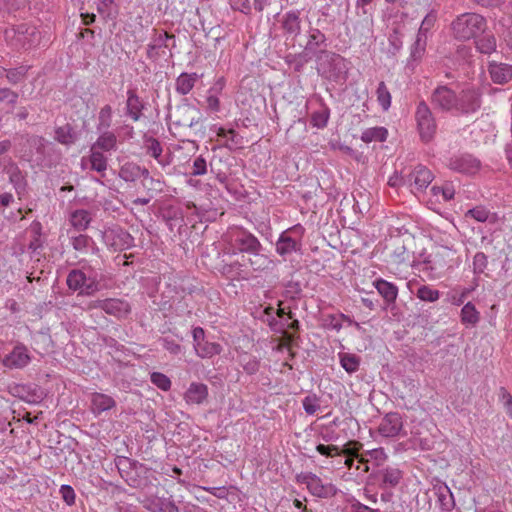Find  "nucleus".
Segmentation results:
<instances>
[{
    "label": "nucleus",
    "mask_w": 512,
    "mask_h": 512,
    "mask_svg": "<svg viewBox=\"0 0 512 512\" xmlns=\"http://www.w3.org/2000/svg\"><path fill=\"white\" fill-rule=\"evenodd\" d=\"M207 172V163L206 159L199 155L193 161L192 171L190 172L193 176L204 175Z\"/></svg>",
    "instance_id": "62"
},
{
    "label": "nucleus",
    "mask_w": 512,
    "mask_h": 512,
    "mask_svg": "<svg viewBox=\"0 0 512 512\" xmlns=\"http://www.w3.org/2000/svg\"><path fill=\"white\" fill-rule=\"evenodd\" d=\"M431 103L443 112H456L457 94L446 85L438 86L431 94Z\"/></svg>",
    "instance_id": "14"
},
{
    "label": "nucleus",
    "mask_w": 512,
    "mask_h": 512,
    "mask_svg": "<svg viewBox=\"0 0 512 512\" xmlns=\"http://www.w3.org/2000/svg\"><path fill=\"white\" fill-rule=\"evenodd\" d=\"M125 116L134 122H137L143 116L146 109V103L139 97L135 88H129L126 92Z\"/></svg>",
    "instance_id": "19"
},
{
    "label": "nucleus",
    "mask_w": 512,
    "mask_h": 512,
    "mask_svg": "<svg viewBox=\"0 0 512 512\" xmlns=\"http://www.w3.org/2000/svg\"><path fill=\"white\" fill-rule=\"evenodd\" d=\"M230 245L232 255L237 253L250 255L256 251H264L260 240L248 229L235 227L230 231Z\"/></svg>",
    "instance_id": "4"
},
{
    "label": "nucleus",
    "mask_w": 512,
    "mask_h": 512,
    "mask_svg": "<svg viewBox=\"0 0 512 512\" xmlns=\"http://www.w3.org/2000/svg\"><path fill=\"white\" fill-rule=\"evenodd\" d=\"M116 465L120 475L124 478L127 475V473H130L128 470L135 469L139 465V463L127 457H119L116 462Z\"/></svg>",
    "instance_id": "59"
},
{
    "label": "nucleus",
    "mask_w": 512,
    "mask_h": 512,
    "mask_svg": "<svg viewBox=\"0 0 512 512\" xmlns=\"http://www.w3.org/2000/svg\"><path fill=\"white\" fill-rule=\"evenodd\" d=\"M467 214L479 222H486L490 216L489 210L482 206L470 209Z\"/></svg>",
    "instance_id": "63"
},
{
    "label": "nucleus",
    "mask_w": 512,
    "mask_h": 512,
    "mask_svg": "<svg viewBox=\"0 0 512 512\" xmlns=\"http://www.w3.org/2000/svg\"><path fill=\"white\" fill-rule=\"evenodd\" d=\"M388 131L385 127L367 128L361 134V140L365 143L373 141L383 142L387 139Z\"/></svg>",
    "instance_id": "40"
},
{
    "label": "nucleus",
    "mask_w": 512,
    "mask_h": 512,
    "mask_svg": "<svg viewBox=\"0 0 512 512\" xmlns=\"http://www.w3.org/2000/svg\"><path fill=\"white\" fill-rule=\"evenodd\" d=\"M488 265V257L483 252H477L473 257V273L480 275L484 273Z\"/></svg>",
    "instance_id": "58"
},
{
    "label": "nucleus",
    "mask_w": 512,
    "mask_h": 512,
    "mask_svg": "<svg viewBox=\"0 0 512 512\" xmlns=\"http://www.w3.org/2000/svg\"><path fill=\"white\" fill-rule=\"evenodd\" d=\"M282 28L285 34L296 38L301 33V19L298 10L288 11L282 18Z\"/></svg>",
    "instance_id": "29"
},
{
    "label": "nucleus",
    "mask_w": 512,
    "mask_h": 512,
    "mask_svg": "<svg viewBox=\"0 0 512 512\" xmlns=\"http://www.w3.org/2000/svg\"><path fill=\"white\" fill-rule=\"evenodd\" d=\"M197 356L200 358H212L213 356L221 354L223 348L217 342H211L205 339L203 342L196 344L194 347Z\"/></svg>",
    "instance_id": "35"
},
{
    "label": "nucleus",
    "mask_w": 512,
    "mask_h": 512,
    "mask_svg": "<svg viewBox=\"0 0 512 512\" xmlns=\"http://www.w3.org/2000/svg\"><path fill=\"white\" fill-rule=\"evenodd\" d=\"M169 117L176 128H193L202 120V113L195 106L182 103Z\"/></svg>",
    "instance_id": "8"
},
{
    "label": "nucleus",
    "mask_w": 512,
    "mask_h": 512,
    "mask_svg": "<svg viewBox=\"0 0 512 512\" xmlns=\"http://www.w3.org/2000/svg\"><path fill=\"white\" fill-rule=\"evenodd\" d=\"M486 28V19L477 13H463L457 16L451 23L453 36L460 41L476 39L485 32Z\"/></svg>",
    "instance_id": "1"
},
{
    "label": "nucleus",
    "mask_w": 512,
    "mask_h": 512,
    "mask_svg": "<svg viewBox=\"0 0 512 512\" xmlns=\"http://www.w3.org/2000/svg\"><path fill=\"white\" fill-rule=\"evenodd\" d=\"M381 488H394L403 478V472L396 467H386L378 471Z\"/></svg>",
    "instance_id": "27"
},
{
    "label": "nucleus",
    "mask_w": 512,
    "mask_h": 512,
    "mask_svg": "<svg viewBox=\"0 0 512 512\" xmlns=\"http://www.w3.org/2000/svg\"><path fill=\"white\" fill-rule=\"evenodd\" d=\"M482 105V91L475 86H468L457 94L456 114L470 115L476 113Z\"/></svg>",
    "instance_id": "7"
},
{
    "label": "nucleus",
    "mask_w": 512,
    "mask_h": 512,
    "mask_svg": "<svg viewBox=\"0 0 512 512\" xmlns=\"http://www.w3.org/2000/svg\"><path fill=\"white\" fill-rule=\"evenodd\" d=\"M220 272L222 275L231 279H249L250 272L247 269V265L245 263H241L236 260L231 263H223Z\"/></svg>",
    "instance_id": "28"
},
{
    "label": "nucleus",
    "mask_w": 512,
    "mask_h": 512,
    "mask_svg": "<svg viewBox=\"0 0 512 512\" xmlns=\"http://www.w3.org/2000/svg\"><path fill=\"white\" fill-rule=\"evenodd\" d=\"M31 66L20 65L15 68H6L5 77L11 85H17L27 78V74Z\"/></svg>",
    "instance_id": "39"
},
{
    "label": "nucleus",
    "mask_w": 512,
    "mask_h": 512,
    "mask_svg": "<svg viewBox=\"0 0 512 512\" xmlns=\"http://www.w3.org/2000/svg\"><path fill=\"white\" fill-rule=\"evenodd\" d=\"M302 406L306 414L314 415L320 409V398L316 394H309L302 400Z\"/></svg>",
    "instance_id": "52"
},
{
    "label": "nucleus",
    "mask_w": 512,
    "mask_h": 512,
    "mask_svg": "<svg viewBox=\"0 0 512 512\" xmlns=\"http://www.w3.org/2000/svg\"><path fill=\"white\" fill-rule=\"evenodd\" d=\"M488 73L495 84L504 85L512 80V65L492 61L488 64Z\"/></svg>",
    "instance_id": "22"
},
{
    "label": "nucleus",
    "mask_w": 512,
    "mask_h": 512,
    "mask_svg": "<svg viewBox=\"0 0 512 512\" xmlns=\"http://www.w3.org/2000/svg\"><path fill=\"white\" fill-rule=\"evenodd\" d=\"M197 79L198 75L196 73H181L176 79V92L182 96L187 95L194 88Z\"/></svg>",
    "instance_id": "34"
},
{
    "label": "nucleus",
    "mask_w": 512,
    "mask_h": 512,
    "mask_svg": "<svg viewBox=\"0 0 512 512\" xmlns=\"http://www.w3.org/2000/svg\"><path fill=\"white\" fill-rule=\"evenodd\" d=\"M476 48L480 53L491 54L496 50V39L493 35H484L475 41Z\"/></svg>",
    "instance_id": "47"
},
{
    "label": "nucleus",
    "mask_w": 512,
    "mask_h": 512,
    "mask_svg": "<svg viewBox=\"0 0 512 512\" xmlns=\"http://www.w3.org/2000/svg\"><path fill=\"white\" fill-rule=\"evenodd\" d=\"M438 501L440 503L441 508L445 511H450L455 506L453 495L447 486L439 488Z\"/></svg>",
    "instance_id": "50"
},
{
    "label": "nucleus",
    "mask_w": 512,
    "mask_h": 512,
    "mask_svg": "<svg viewBox=\"0 0 512 512\" xmlns=\"http://www.w3.org/2000/svg\"><path fill=\"white\" fill-rule=\"evenodd\" d=\"M330 117V109L323 105L320 110L314 111L311 115L310 122L313 127L323 129L327 126Z\"/></svg>",
    "instance_id": "43"
},
{
    "label": "nucleus",
    "mask_w": 512,
    "mask_h": 512,
    "mask_svg": "<svg viewBox=\"0 0 512 512\" xmlns=\"http://www.w3.org/2000/svg\"><path fill=\"white\" fill-rule=\"evenodd\" d=\"M414 117L421 141L431 142L437 132V123L432 110L425 101H420L417 104Z\"/></svg>",
    "instance_id": "5"
},
{
    "label": "nucleus",
    "mask_w": 512,
    "mask_h": 512,
    "mask_svg": "<svg viewBox=\"0 0 512 512\" xmlns=\"http://www.w3.org/2000/svg\"><path fill=\"white\" fill-rule=\"evenodd\" d=\"M433 179V173L421 164L417 165L405 178L403 177L404 182L412 187L413 193L423 192Z\"/></svg>",
    "instance_id": "15"
},
{
    "label": "nucleus",
    "mask_w": 512,
    "mask_h": 512,
    "mask_svg": "<svg viewBox=\"0 0 512 512\" xmlns=\"http://www.w3.org/2000/svg\"><path fill=\"white\" fill-rule=\"evenodd\" d=\"M377 101L384 111H387L391 106V94L383 81L378 84Z\"/></svg>",
    "instance_id": "48"
},
{
    "label": "nucleus",
    "mask_w": 512,
    "mask_h": 512,
    "mask_svg": "<svg viewBox=\"0 0 512 512\" xmlns=\"http://www.w3.org/2000/svg\"><path fill=\"white\" fill-rule=\"evenodd\" d=\"M143 149L147 155L154 158L162 167L170 164L169 159L163 155L162 144L153 136L146 134L143 136Z\"/></svg>",
    "instance_id": "23"
},
{
    "label": "nucleus",
    "mask_w": 512,
    "mask_h": 512,
    "mask_svg": "<svg viewBox=\"0 0 512 512\" xmlns=\"http://www.w3.org/2000/svg\"><path fill=\"white\" fill-rule=\"evenodd\" d=\"M304 232L305 229L300 224L283 231L275 244L277 254L285 260L293 252L301 251Z\"/></svg>",
    "instance_id": "6"
},
{
    "label": "nucleus",
    "mask_w": 512,
    "mask_h": 512,
    "mask_svg": "<svg viewBox=\"0 0 512 512\" xmlns=\"http://www.w3.org/2000/svg\"><path fill=\"white\" fill-rule=\"evenodd\" d=\"M140 166L135 163H126L119 170V176L125 182H134L138 179Z\"/></svg>",
    "instance_id": "46"
},
{
    "label": "nucleus",
    "mask_w": 512,
    "mask_h": 512,
    "mask_svg": "<svg viewBox=\"0 0 512 512\" xmlns=\"http://www.w3.org/2000/svg\"><path fill=\"white\" fill-rule=\"evenodd\" d=\"M22 139L25 140V144L29 147V149L23 151L21 156L24 160L30 161L32 159L33 150L37 154L44 156L46 141L42 136L25 134L22 136Z\"/></svg>",
    "instance_id": "26"
},
{
    "label": "nucleus",
    "mask_w": 512,
    "mask_h": 512,
    "mask_svg": "<svg viewBox=\"0 0 512 512\" xmlns=\"http://www.w3.org/2000/svg\"><path fill=\"white\" fill-rule=\"evenodd\" d=\"M208 397V387L204 383L192 382L184 394L188 404H202Z\"/></svg>",
    "instance_id": "30"
},
{
    "label": "nucleus",
    "mask_w": 512,
    "mask_h": 512,
    "mask_svg": "<svg viewBox=\"0 0 512 512\" xmlns=\"http://www.w3.org/2000/svg\"><path fill=\"white\" fill-rule=\"evenodd\" d=\"M19 98V94L10 88H0V102H4L12 107L15 106Z\"/></svg>",
    "instance_id": "61"
},
{
    "label": "nucleus",
    "mask_w": 512,
    "mask_h": 512,
    "mask_svg": "<svg viewBox=\"0 0 512 512\" xmlns=\"http://www.w3.org/2000/svg\"><path fill=\"white\" fill-rule=\"evenodd\" d=\"M392 246L390 258L393 263L402 264L409 259V252L402 241L396 239L392 242Z\"/></svg>",
    "instance_id": "41"
},
{
    "label": "nucleus",
    "mask_w": 512,
    "mask_h": 512,
    "mask_svg": "<svg viewBox=\"0 0 512 512\" xmlns=\"http://www.w3.org/2000/svg\"><path fill=\"white\" fill-rule=\"evenodd\" d=\"M416 296L426 302H435L440 297V292L427 285L420 286L416 292Z\"/></svg>",
    "instance_id": "53"
},
{
    "label": "nucleus",
    "mask_w": 512,
    "mask_h": 512,
    "mask_svg": "<svg viewBox=\"0 0 512 512\" xmlns=\"http://www.w3.org/2000/svg\"><path fill=\"white\" fill-rule=\"evenodd\" d=\"M25 34L34 37L36 35V28L28 26L27 24L12 26L11 28L5 29L4 38L13 49L19 50V46H23L26 42L24 39Z\"/></svg>",
    "instance_id": "18"
},
{
    "label": "nucleus",
    "mask_w": 512,
    "mask_h": 512,
    "mask_svg": "<svg viewBox=\"0 0 512 512\" xmlns=\"http://www.w3.org/2000/svg\"><path fill=\"white\" fill-rule=\"evenodd\" d=\"M409 232V229L407 228L405 223H402L401 219L399 218H392L390 220L389 224V233L393 237H398L400 235L407 234Z\"/></svg>",
    "instance_id": "60"
},
{
    "label": "nucleus",
    "mask_w": 512,
    "mask_h": 512,
    "mask_svg": "<svg viewBox=\"0 0 512 512\" xmlns=\"http://www.w3.org/2000/svg\"><path fill=\"white\" fill-rule=\"evenodd\" d=\"M151 382L163 391H168L171 388V380L168 376L160 372H153L150 376Z\"/></svg>",
    "instance_id": "55"
},
{
    "label": "nucleus",
    "mask_w": 512,
    "mask_h": 512,
    "mask_svg": "<svg viewBox=\"0 0 512 512\" xmlns=\"http://www.w3.org/2000/svg\"><path fill=\"white\" fill-rule=\"evenodd\" d=\"M54 139L62 145L71 146L77 141L78 134L72 125L66 123L63 126L55 128Z\"/></svg>",
    "instance_id": "33"
},
{
    "label": "nucleus",
    "mask_w": 512,
    "mask_h": 512,
    "mask_svg": "<svg viewBox=\"0 0 512 512\" xmlns=\"http://www.w3.org/2000/svg\"><path fill=\"white\" fill-rule=\"evenodd\" d=\"M480 166V161L471 154L455 155L448 162V167L451 170L465 174H475Z\"/></svg>",
    "instance_id": "17"
},
{
    "label": "nucleus",
    "mask_w": 512,
    "mask_h": 512,
    "mask_svg": "<svg viewBox=\"0 0 512 512\" xmlns=\"http://www.w3.org/2000/svg\"><path fill=\"white\" fill-rule=\"evenodd\" d=\"M93 149H101L103 151H112L117 148L116 135L108 130H102L96 142L91 147Z\"/></svg>",
    "instance_id": "36"
},
{
    "label": "nucleus",
    "mask_w": 512,
    "mask_h": 512,
    "mask_svg": "<svg viewBox=\"0 0 512 512\" xmlns=\"http://www.w3.org/2000/svg\"><path fill=\"white\" fill-rule=\"evenodd\" d=\"M104 243L115 251H123L134 245L133 236L120 226L105 229L102 233Z\"/></svg>",
    "instance_id": "11"
},
{
    "label": "nucleus",
    "mask_w": 512,
    "mask_h": 512,
    "mask_svg": "<svg viewBox=\"0 0 512 512\" xmlns=\"http://www.w3.org/2000/svg\"><path fill=\"white\" fill-rule=\"evenodd\" d=\"M374 286L384 299L385 309L392 308L398 296V287L384 279H377Z\"/></svg>",
    "instance_id": "25"
},
{
    "label": "nucleus",
    "mask_w": 512,
    "mask_h": 512,
    "mask_svg": "<svg viewBox=\"0 0 512 512\" xmlns=\"http://www.w3.org/2000/svg\"><path fill=\"white\" fill-rule=\"evenodd\" d=\"M113 110L109 104L104 105L98 114L97 131L108 130L112 124Z\"/></svg>",
    "instance_id": "44"
},
{
    "label": "nucleus",
    "mask_w": 512,
    "mask_h": 512,
    "mask_svg": "<svg viewBox=\"0 0 512 512\" xmlns=\"http://www.w3.org/2000/svg\"><path fill=\"white\" fill-rule=\"evenodd\" d=\"M298 484H305L309 492L319 498L333 497L337 489L332 484H323L320 477L311 472H301L296 475Z\"/></svg>",
    "instance_id": "9"
},
{
    "label": "nucleus",
    "mask_w": 512,
    "mask_h": 512,
    "mask_svg": "<svg viewBox=\"0 0 512 512\" xmlns=\"http://www.w3.org/2000/svg\"><path fill=\"white\" fill-rule=\"evenodd\" d=\"M316 451L325 457H335L341 455L340 448L335 445L318 444L316 446Z\"/></svg>",
    "instance_id": "64"
},
{
    "label": "nucleus",
    "mask_w": 512,
    "mask_h": 512,
    "mask_svg": "<svg viewBox=\"0 0 512 512\" xmlns=\"http://www.w3.org/2000/svg\"><path fill=\"white\" fill-rule=\"evenodd\" d=\"M341 367L349 374L356 372L360 366V357L351 353H339Z\"/></svg>",
    "instance_id": "42"
},
{
    "label": "nucleus",
    "mask_w": 512,
    "mask_h": 512,
    "mask_svg": "<svg viewBox=\"0 0 512 512\" xmlns=\"http://www.w3.org/2000/svg\"><path fill=\"white\" fill-rule=\"evenodd\" d=\"M228 133L229 137L224 146L231 151L241 149L243 147V137L234 129H229Z\"/></svg>",
    "instance_id": "56"
},
{
    "label": "nucleus",
    "mask_w": 512,
    "mask_h": 512,
    "mask_svg": "<svg viewBox=\"0 0 512 512\" xmlns=\"http://www.w3.org/2000/svg\"><path fill=\"white\" fill-rule=\"evenodd\" d=\"M378 433L385 438L405 437L403 418L398 412L387 413L380 421Z\"/></svg>",
    "instance_id": "13"
},
{
    "label": "nucleus",
    "mask_w": 512,
    "mask_h": 512,
    "mask_svg": "<svg viewBox=\"0 0 512 512\" xmlns=\"http://www.w3.org/2000/svg\"><path fill=\"white\" fill-rule=\"evenodd\" d=\"M93 244V240L88 235L79 234L71 237V245L76 251L85 252Z\"/></svg>",
    "instance_id": "54"
},
{
    "label": "nucleus",
    "mask_w": 512,
    "mask_h": 512,
    "mask_svg": "<svg viewBox=\"0 0 512 512\" xmlns=\"http://www.w3.org/2000/svg\"><path fill=\"white\" fill-rule=\"evenodd\" d=\"M141 503L150 512H179L175 503L167 498L147 496Z\"/></svg>",
    "instance_id": "24"
},
{
    "label": "nucleus",
    "mask_w": 512,
    "mask_h": 512,
    "mask_svg": "<svg viewBox=\"0 0 512 512\" xmlns=\"http://www.w3.org/2000/svg\"><path fill=\"white\" fill-rule=\"evenodd\" d=\"M68 288L79 295L92 296L100 290V276L91 266L72 269L66 279Z\"/></svg>",
    "instance_id": "2"
},
{
    "label": "nucleus",
    "mask_w": 512,
    "mask_h": 512,
    "mask_svg": "<svg viewBox=\"0 0 512 512\" xmlns=\"http://www.w3.org/2000/svg\"><path fill=\"white\" fill-rule=\"evenodd\" d=\"M247 264L253 272H263L274 267V261L263 251H256L248 255Z\"/></svg>",
    "instance_id": "31"
},
{
    "label": "nucleus",
    "mask_w": 512,
    "mask_h": 512,
    "mask_svg": "<svg viewBox=\"0 0 512 512\" xmlns=\"http://www.w3.org/2000/svg\"><path fill=\"white\" fill-rule=\"evenodd\" d=\"M31 361L27 347L21 343L14 346L13 350L1 360L3 366L9 369H22Z\"/></svg>",
    "instance_id": "16"
},
{
    "label": "nucleus",
    "mask_w": 512,
    "mask_h": 512,
    "mask_svg": "<svg viewBox=\"0 0 512 512\" xmlns=\"http://www.w3.org/2000/svg\"><path fill=\"white\" fill-rule=\"evenodd\" d=\"M70 222L71 225L78 231L86 230L91 222L89 211L84 209L75 210L71 213Z\"/></svg>",
    "instance_id": "38"
},
{
    "label": "nucleus",
    "mask_w": 512,
    "mask_h": 512,
    "mask_svg": "<svg viewBox=\"0 0 512 512\" xmlns=\"http://www.w3.org/2000/svg\"><path fill=\"white\" fill-rule=\"evenodd\" d=\"M92 412L96 415L116 406V401L109 395L95 392L91 395Z\"/></svg>",
    "instance_id": "32"
},
{
    "label": "nucleus",
    "mask_w": 512,
    "mask_h": 512,
    "mask_svg": "<svg viewBox=\"0 0 512 512\" xmlns=\"http://www.w3.org/2000/svg\"><path fill=\"white\" fill-rule=\"evenodd\" d=\"M431 192L434 196L441 195L444 201L453 199L455 190L451 184H445L444 186L434 185L431 187Z\"/></svg>",
    "instance_id": "57"
},
{
    "label": "nucleus",
    "mask_w": 512,
    "mask_h": 512,
    "mask_svg": "<svg viewBox=\"0 0 512 512\" xmlns=\"http://www.w3.org/2000/svg\"><path fill=\"white\" fill-rule=\"evenodd\" d=\"M316 61L318 63L317 70L321 76L334 81L347 78L348 61L340 54L323 49L318 54Z\"/></svg>",
    "instance_id": "3"
},
{
    "label": "nucleus",
    "mask_w": 512,
    "mask_h": 512,
    "mask_svg": "<svg viewBox=\"0 0 512 512\" xmlns=\"http://www.w3.org/2000/svg\"><path fill=\"white\" fill-rule=\"evenodd\" d=\"M88 309H101L106 314L116 318H126L131 312L130 304L118 298L98 299L88 304Z\"/></svg>",
    "instance_id": "12"
},
{
    "label": "nucleus",
    "mask_w": 512,
    "mask_h": 512,
    "mask_svg": "<svg viewBox=\"0 0 512 512\" xmlns=\"http://www.w3.org/2000/svg\"><path fill=\"white\" fill-rule=\"evenodd\" d=\"M89 160L92 170H95L99 173H104L107 170V158L102 152L91 148Z\"/></svg>",
    "instance_id": "45"
},
{
    "label": "nucleus",
    "mask_w": 512,
    "mask_h": 512,
    "mask_svg": "<svg viewBox=\"0 0 512 512\" xmlns=\"http://www.w3.org/2000/svg\"><path fill=\"white\" fill-rule=\"evenodd\" d=\"M461 323L466 327H475L480 321V313L472 302L466 303L461 309Z\"/></svg>",
    "instance_id": "37"
},
{
    "label": "nucleus",
    "mask_w": 512,
    "mask_h": 512,
    "mask_svg": "<svg viewBox=\"0 0 512 512\" xmlns=\"http://www.w3.org/2000/svg\"><path fill=\"white\" fill-rule=\"evenodd\" d=\"M327 41L326 35L320 29L310 27L307 31V43L304 52L317 58L320 51L327 48Z\"/></svg>",
    "instance_id": "20"
},
{
    "label": "nucleus",
    "mask_w": 512,
    "mask_h": 512,
    "mask_svg": "<svg viewBox=\"0 0 512 512\" xmlns=\"http://www.w3.org/2000/svg\"><path fill=\"white\" fill-rule=\"evenodd\" d=\"M170 40H173L172 48H174L176 46L175 35L165 30L152 29L150 42L146 49L147 58L152 62H157L165 54V49L169 47Z\"/></svg>",
    "instance_id": "10"
},
{
    "label": "nucleus",
    "mask_w": 512,
    "mask_h": 512,
    "mask_svg": "<svg viewBox=\"0 0 512 512\" xmlns=\"http://www.w3.org/2000/svg\"><path fill=\"white\" fill-rule=\"evenodd\" d=\"M2 171L9 176V182L13 185L16 193L19 196L26 192V175L11 158L7 160V165H4Z\"/></svg>",
    "instance_id": "21"
},
{
    "label": "nucleus",
    "mask_w": 512,
    "mask_h": 512,
    "mask_svg": "<svg viewBox=\"0 0 512 512\" xmlns=\"http://www.w3.org/2000/svg\"><path fill=\"white\" fill-rule=\"evenodd\" d=\"M306 53H298V54H289L286 56L285 61L289 64L295 72H301L305 66V64L309 61V58L306 57Z\"/></svg>",
    "instance_id": "49"
},
{
    "label": "nucleus",
    "mask_w": 512,
    "mask_h": 512,
    "mask_svg": "<svg viewBox=\"0 0 512 512\" xmlns=\"http://www.w3.org/2000/svg\"><path fill=\"white\" fill-rule=\"evenodd\" d=\"M162 218L166 223L174 222L177 220L183 222L184 215L180 207L169 205L162 209Z\"/></svg>",
    "instance_id": "51"
}]
</instances>
